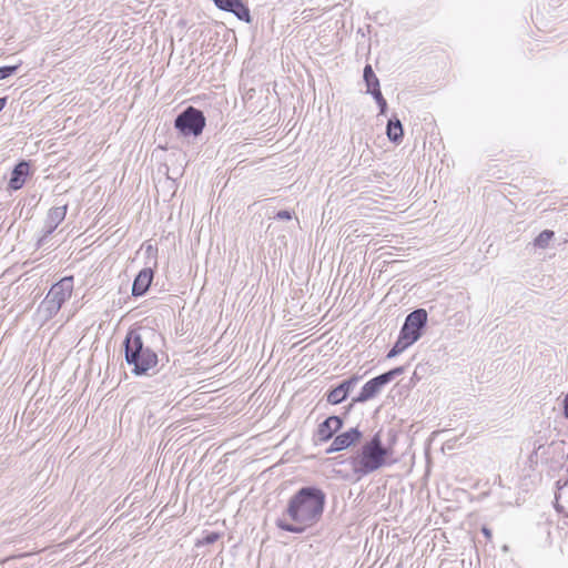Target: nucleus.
I'll use <instances>...</instances> for the list:
<instances>
[{"instance_id": "1", "label": "nucleus", "mask_w": 568, "mask_h": 568, "mask_svg": "<svg viewBox=\"0 0 568 568\" xmlns=\"http://www.w3.org/2000/svg\"><path fill=\"white\" fill-rule=\"evenodd\" d=\"M325 504V494L315 487L300 489L288 501L285 516L277 526L290 532H303L321 518Z\"/></svg>"}, {"instance_id": "2", "label": "nucleus", "mask_w": 568, "mask_h": 568, "mask_svg": "<svg viewBox=\"0 0 568 568\" xmlns=\"http://www.w3.org/2000/svg\"><path fill=\"white\" fill-rule=\"evenodd\" d=\"M395 462L393 447L383 445L378 432L363 444L353 459V467L356 473L366 475Z\"/></svg>"}, {"instance_id": "3", "label": "nucleus", "mask_w": 568, "mask_h": 568, "mask_svg": "<svg viewBox=\"0 0 568 568\" xmlns=\"http://www.w3.org/2000/svg\"><path fill=\"white\" fill-rule=\"evenodd\" d=\"M125 358L133 365L136 375L146 373L158 364L156 354L150 348L143 347V342L136 332H129L125 337Z\"/></svg>"}, {"instance_id": "4", "label": "nucleus", "mask_w": 568, "mask_h": 568, "mask_svg": "<svg viewBox=\"0 0 568 568\" xmlns=\"http://www.w3.org/2000/svg\"><path fill=\"white\" fill-rule=\"evenodd\" d=\"M427 321L425 310H416L412 312L402 327L399 337L393 348L388 352L387 357L392 358L403 353L408 346L414 344L420 337V328Z\"/></svg>"}, {"instance_id": "5", "label": "nucleus", "mask_w": 568, "mask_h": 568, "mask_svg": "<svg viewBox=\"0 0 568 568\" xmlns=\"http://www.w3.org/2000/svg\"><path fill=\"white\" fill-rule=\"evenodd\" d=\"M73 291L72 277H64L55 283L45 298L41 302L38 308V314L41 320L48 321L55 315L61 308L62 304L71 297Z\"/></svg>"}, {"instance_id": "6", "label": "nucleus", "mask_w": 568, "mask_h": 568, "mask_svg": "<svg viewBox=\"0 0 568 568\" xmlns=\"http://www.w3.org/2000/svg\"><path fill=\"white\" fill-rule=\"evenodd\" d=\"M205 125L203 113L192 106L182 112L175 120V126L184 134L199 135Z\"/></svg>"}, {"instance_id": "7", "label": "nucleus", "mask_w": 568, "mask_h": 568, "mask_svg": "<svg viewBox=\"0 0 568 568\" xmlns=\"http://www.w3.org/2000/svg\"><path fill=\"white\" fill-rule=\"evenodd\" d=\"M404 372L403 367H396L385 374H382L371 381H368L361 389V393L356 397L355 402L364 403L374 398L381 393L382 388L388 384L395 376L400 375Z\"/></svg>"}, {"instance_id": "8", "label": "nucleus", "mask_w": 568, "mask_h": 568, "mask_svg": "<svg viewBox=\"0 0 568 568\" xmlns=\"http://www.w3.org/2000/svg\"><path fill=\"white\" fill-rule=\"evenodd\" d=\"M362 434L357 428H351L349 430L339 434L334 438L327 453H335L348 448L351 445L356 443L361 438Z\"/></svg>"}, {"instance_id": "9", "label": "nucleus", "mask_w": 568, "mask_h": 568, "mask_svg": "<svg viewBox=\"0 0 568 568\" xmlns=\"http://www.w3.org/2000/svg\"><path fill=\"white\" fill-rule=\"evenodd\" d=\"M343 423L342 419L337 416H331L325 419L317 429V437L320 442H327L333 437V435L339 430Z\"/></svg>"}, {"instance_id": "10", "label": "nucleus", "mask_w": 568, "mask_h": 568, "mask_svg": "<svg viewBox=\"0 0 568 568\" xmlns=\"http://www.w3.org/2000/svg\"><path fill=\"white\" fill-rule=\"evenodd\" d=\"M153 280V271L150 267H145L140 271L135 277L132 286V294L135 296L143 295L150 287Z\"/></svg>"}, {"instance_id": "11", "label": "nucleus", "mask_w": 568, "mask_h": 568, "mask_svg": "<svg viewBox=\"0 0 568 568\" xmlns=\"http://www.w3.org/2000/svg\"><path fill=\"white\" fill-rule=\"evenodd\" d=\"M28 173H29L28 163L27 162L19 163L12 171V175L9 181V186L12 190H19L20 187H22V185L24 183V178L28 175Z\"/></svg>"}, {"instance_id": "12", "label": "nucleus", "mask_w": 568, "mask_h": 568, "mask_svg": "<svg viewBox=\"0 0 568 568\" xmlns=\"http://www.w3.org/2000/svg\"><path fill=\"white\" fill-rule=\"evenodd\" d=\"M65 214L67 205L57 206L49 211L45 223L48 233H51L64 220Z\"/></svg>"}, {"instance_id": "13", "label": "nucleus", "mask_w": 568, "mask_h": 568, "mask_svg": "<svg viewBox=\"0 0 568 568\" xmlns=\"http://www.w3.org/2000/svg\"><path fill=\"white\" fill-rule=\"evenodd\" d=\"M387 136L393 142H398L403 136V128L399 120H389L386 130Z\"/></svg>"}, {"instance_id": "14", "label": "nucleus", "mask_w": 568, "mask_h": 568, "mask_svg": "<svg viewBox=\"0 0 568 568\" xmlns=\"http://www.w3.org/2000/svg\"><path fill=\"white\" fill-rule=\"evenodd\" d=\"M364 80L366 82L368 93H371L372 90L379 89V81L371 65H366L364 69Z\"/></svg>"}, {"instance_id": "15", "label": "nucleus", "mask_w": 568, "mask_h": 568, "mask_svg": "<svg viewBox=\"0 0 568 568\" xmlns=\"http://www.w3.org/2000/svg\"><path fill=\"white\" fill-rule=\"evenodd\" d=\"M552 237H554V232L549 231V230H545L535 239L534 244H535V246L545 248L548 246V244Z\"/></svg>"}, {"instance_id": "16", "label": "nucleus", "mask_w": 568, "mask_h": 568, "mask_svg": "<svg viewBox=\"0 0 568 568\" xmlns=\"http://www.w3.org/2000/svg\"><path fill=\"white\" fill-rule=\"evenodd\" d=\"M346 394H345V390L343 389V387H339V385L337 387H335L334 389H332L327 396V400L331 403V404H339L341 402H343L345 398H346Z\"/></svg>"}, {"instance_id": "17", "label": "nucleus", "mask_w": 568, "mask_h": 568, "mask_svg": "<svg viewBox=\"0 0 568 568\" xmlns=\"http://www.w3.org/2000/svg\"><path fill=\"white\" fill-rule=\"evenodd\" d=\"M231 12H233L241 20L246 22L250 21V11L240 0L236 1V6H234Z\"/></svg>"}, {"instance_id": "18", "label": "nucleus", "mask_w": 568, "mask_h": 568, "mask_svg": "<svg viewBox=\"0 0 568 568\" xmlns=\"http://www.w3.org/2000/svg\"><path fill=\"white\" fill-rule=\"evenodd\" d=\"M371 94L374 97V99L376 100L377 104L379 105L381 113L382 114L385 113L387 104H386V100L382 95L381 90L379 89L372 90Z\"/></svg>"}, {"instance_id": "19", "label": "nucleus", "mask_w": 568, "mask_h": 568, "mask_svg": "<svg viewBox=\"0 0 568 568\" xmlns=\"http://www.w3.org/2000/svg\"><path fill=\"white\" fill-rule=\"evenodd\" d=\"M217 8L226 11L233 10L237 0H213Z\"/></svg>"}, {"instance_id": "20", "label": "nucleus", "mask_w": 568, "mask_h": 568, "mask_svg": "<svg viewBox=\"0 0 568 568\" xmlns=\"http://www.w3.org/2000/svg\"><path fill=\"white\" fill-rule=\"evenodd\" d=\"M557 504L561 505V507L567 508L566 515L568 516V485H566V488H564L557 496Z\"/></svg>"}, {"instance_id": "21", "label": "nucleus", "mask_w": 568, "mask_h": 568, "mask_svg": "<svg viewBox=\"0 0 568 568\" xmlns=\"http://www.w3.org/2000/svg\"><path fill=\"white\" fill-rule=\"evenodd\" d=\"M358 381H359V377L354 376L347 381H344L342 384H339V387H343V389L345 390V394L347 395Z\"/></svg>"}, {"instance_id": "22", "label": "nucleus", "mask_w": 568, "mask_h": 568, "mask_svg": "<svg viewBox=\"0 0 568 568\" xmlns=\"http://www.w3.org/2000/svg\"><path fill=\"white\" fill-rule=\"evenodd\" d=\"M18 69V67H2L0 68V80H3L8 77H10L12 73L16 72V70Z\"/></svg>"}, {"instance_id": "23", "label": "nucleus", "mask_w": 568, "mask_h": 568, "mask_svg": "<svg viewBox=\"0 0 568 568\" xmlns=\"http://www.w3.org/2000/svg\"><path fill=\"white\" fill-rule=\"evenodd\" d=\"M220 538L219 534L211 532L207 536H205L201 541H199V545H209L215 542Z\"/></svg>"}, {"instance_id": "24", "label": "nucleus", "mask_w": 568, "mask_h": 568, "mask_svg": "<svg viewBox=\"0 0 568 568\" xmlns=\"http://www.w3.org/2000/svg\"><path fill=\"white\" fill-rule=\"evenodd\" d=\"M276 219L278 220H291L292 213L290 211L283 210L276 213Z\"/></svg>"}, {"instance_id": "25", "label": "nucleus", "mask_w": 568, "mask_h": 568, "mask_svg": "<svg viewBox=\"0 0 568 568\" xmlns=\"http://www.w3.org/2000/svg\"><path fill=\"white\" fill-rule=\"evenodd\" d=\"M564 413L565 416L568 418V394L564 398Z\"/></svg>"}, {"instance_id": "26", "label": "nucleus", "mask_w": 568, "mask_h": 568, "mask_svg": "<svg viewBox=\"0 0 568 568\" xmlns=\"http://www.w3.org/2000/svg\"><path fill=\"white\" fill-rule=\"evenodd\" d=\"M481 532L485 535L487 539L491 538V531L488 528L483 527Z\"/></svg>"}, {"instance_id": "27", "label": "nucleus", "mask_w": 568, "mask_h": 568, "mask_svg": "<svg viewBox=\"0 0 568 568\" xmlns=\"http://www.w3.org/2000/svg\"><path fill=\"white\" fill-rule=\"evenodd\" d=\"M6 104V99H0V111L3 109Z\"/></svg>"}]
</instances>
